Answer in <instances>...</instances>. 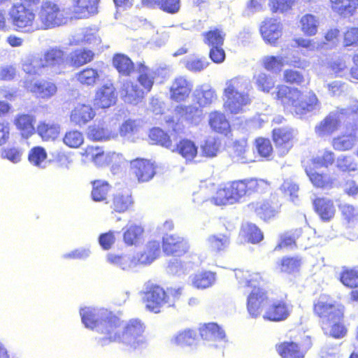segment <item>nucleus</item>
Returning <instances> with one entry per match:
<instances>
[{"label": "nucleus", "mask_w": 358, "mask_h": 358, "mask_svg": "<svg viewBox=\"0 0 358 358\" xmlns=\"http://www.w3.org/2000/svg\"><path fill=\"white\" fill-rule=\"evenodd\" d=\"M76 43H83L92 47L99 45L101 39L99 35L98 29L95 27H85L76 36Z\"/></svg>", "instance_id": "nucleus-42"}, {"label": "nucleus", "mask_w": 358, "mask_h": 358, "mask_svg": "<svg viewBox=\"0 0 358 358\" xmlns=\"http://www.w3.org/2000/svg\"><path fill=\"white\" fill-rule=\"evenodd\" d=\"M225 34L222 30L214 29L204 34V43L210 48L222 46Z\"/></svg>", "instance_id": "nucleus-57"}, {"label": "nucleus", "mask_w": 358, "mask_h": 358, "mask_svg": "<svg viewBox=\"0 0 358 358\" xmlns=\"http://www.w3.org/2000/svg\"><path fill=\"white\" fill-rule=\"evenodd\" d=\"M101 71L93 68H85L75 74V79L81 85L93 87L100 80Z\"/></svg>", "instance_id": "nucleus-34"}, {"label": "nucleus", "mask_w": 358, "mask_h": 358, "mask_svg": "<svg viewBox=\"0 0 358 358\" xmlns=\"http://www.w3.org/2000/svg\"><path fill=\"white\" fill-rule=\"evenodd\" d=\"M172 152L178 153L186 162L190 163L194 162L198 155V146L189 139H182L176 145H173Z\"/></svg>", "instance_id": "nucleus-24"}, {"label": "nucleus", "mask_w": 358, "mask_h": 358, "mask_svg": "<svg viewBox=\"0 0 358 358\" xmlns=\"http://www.w3.org/2000/svg\"><path fill=\"white\" fill-rule=\"evenodd\" d=\"M220 145L221 143L218 139L214 137L208 138L201 145L203 155L208 157H215L220 150Z\"/></svg>", "instance_id": "nucleus-61"}, {"label": "nucleus", "mask_w": 358, "mask_h": 358, "mask_svg": "<svg viewBox=\"0 0 358 358\" xmlns=\"http://www.w3.org/2000/svg\"><path fill=\"white\" fill-rule=\"evenodd\" d=\"M357 141V136L354 133L343 134L332 140V146L336 150L346 151L351 150Z\"/></svg>", "instance_id": "nucleus-46"}, {"label": "nucleus", "mask_w": 358, "mask_h": 358, "mask_svg": "<svg viewBox=\"0 0 358 358\" xmlns=\"http://www.w3.org/2000/svg\"><path fill=\"white\" fill-rule=\"evenodd\" d=\"M319 24L318 17L311 14L303 15L299 20L301 31L304 35L308 36L316 35Z\"/></svg>", "instance_id": "nucleus-44"}, {"label": "nucleus", "mask_w": 358, "mask_h": 358, "mask_svg": "<svg viewBox=\"0 0 358 358\" xmlns=\"http://www.w3.org/2000/svg\"><path fill=\"white\" fill-rule=\"evenodd\" d=\"M277 350L282 358H303L304 352L293 342H285L277 347Z\"/></svg>", "instance_id": "nucleus-45"}, {"label": "nucleus", "mask_w": 358, "mask_h": 358, "mask_svg": "<svg viewBox=\"0 0 358 358\" xmlns=\"http://www.w3.org/2000/svg\"><path fill=\"white\" fill-rule=\"evenodd\" d=\"M80 314L85 327L99 334L96 339L102 346L118 342L135 349L144 341V327L138 320L124 323L106 309L92 307L81 308Z\"/></svg>", "instance_id": "nucleus-1"}, {"label": "nucleus", "mask_w": 358, "mask_h": 358, "mask_svg": "<svg viewBox=\"0 0 358 358\" xmlns=\"http://www.w3.org/2000/svg\"><path fill=\"white\" fill-rule=\"evenodd\" d=\"M182 294V288H168L164 291L159 286H155L145 294L146 308L154 313H159L162 306H174Z\"/></svg>", "instance_id": "nucleus-6"}, {"label": "nucleus", "mask_w": 358, "mask_h": 358, "mask_svg": "<svg viewBox=\"0 0 358 358\" xmlns=\"http://www.w3.org/2000/svg\"><path fill=\"white\" fill-rule=\"evenodd\" d=\"M59 124L53 122H40L36 131L43 141H54L59 135Z\"/></svg>", "instance_id": "nucleus-41"}, {"label": "nucleus", "mask_w": 358, "mask_h": 358, "mask_svg": "<svg viewBox=\"0 0 358 358\" xmlns=\"http://www.w3.org/2000/svg\"><path fill=\"white\" fill-rule=\"evenodd\" d=\"M36 118L34 115L29 114H19L14 121L17 129L24 138H29L35 133L34 124Z\"/></svg>", "instance_id": "nucleus-33"}, {"label": "nucleus", "mask_w": 358, "mask_h": 358, "mask_svg": "<svg viewBox=\"0 0 358 358\" xmlns=\"http://www.w3.org/2000/svg\"><path fill=\"white\" fill-rule=\"evenodd\" d=\"M196 337L195 331L190 329H185L178 331L171 338V343L178 345H190Z\"/></svg>", "instance_id": "nucleus-50"}, {"label": "nucleus", "mask_w": 358, "mask_h": 358, "mask_svg": "<svg viewBox=\"0 0 358 358\" xmlns=\"http://www.w3.org/2000/svg\"><path fill=\"white\" fill-rule=\"evenodd\" d=\"M64 9L51 0L43 1L36 13V30H48L67 23Z\"/></svg>", "instance_id": "nucleus-5"}, {"label": "nucleus", "mask_w": 358, "mask_h": 358, "mask_svg": "<svg viewBox=\"0 0 358 358\" xmlns=\"http://www.w3.org/2000/svg\"><path fill=\"white\" fill-rule=\"evenodd\" d=\"M87 136L94 141H108L115 138L117 134L100 126H92L88 128Z\"/></svg>", "instance_id": "nucleus-51"}, {"label": "nucleus", "mask_w": 358, "mask_h": 358, "mask_svg": "<svg viewBox=\"0 0 358 358\" xmlns=\"http://www.w3.org/2000/svg\"><path fill=\"white\" fill-rule=\"evenodd\" d=\"M160 254V243L157 241L148 242L144 250L137 255L141 265H148L154 262Z\"/></svg>", "instance_id": "nucleus-38"}, {"label": "nucleus", "mask_w": 358, "mask_h": 358, "mask_svg": "<svg viewBox=\"0 0 358 358\" xmlns=\"http://www.w3.org/2000/svg\"><path fill=\"white\" fill-rule=\"evenodd\" d=\"M264 67L268 71L273 72H278L285 64L293 65L298 68H304L306 65L305 61L301 62L298 58L297 59H288L286 57L280 56H266L262 59Z\"/></svg>", "instance_id": "nucleus-18"}, {"label": "nucleus", "mask_w": 358, "mask_h": 358, "mask_svg": "<svg viewBox=\"0 0 358 358\" xmlns=\"http://www.w3.org/2000/svg\"><path fill=\"white\" fill-rule=\"evenodd\" d=\"M113 64L117 71L123 76H129L134 71V63L124 55H115L113 57Z\"/></svg>", "instance_id": "nucleus-49"}, {"label": "nucleus", "mask_w": 358, "mask_h": 358, "mask_svg": "<svg viewBox=\"0 0 358 358\" xmlns=\"http://www.w3.org/2000/svg\"><path fill=\"white\" fill-rule=\"evenodd\" d=\"M115 89L111 84L98 88L94 99V106L101 108H108L115 103Z\"/></svg>", "instance_id": "nucleus-21"}, {"label": "nucleus", "mask_w": 358, "mask_h": 358, "mask_svg": "<svg viewBox=\"0 0 358 358\" xmlns=\"http://www.w3.org/2000/svg\"><path fill=\"white\" fill-rule=\"evenodd\" d=\"M149 137L155 143L159 144L166 148L171 150L173 148V143L169 136L159 128L151 129Z\"/></svg>", "instance_id": "nucleus-59"}, {"label": "nucleus", "mask_w": 358, "mask_h": 358, "mask_svg": "<svg viewBox=\"0 0 358 358\" xmlns=\"http://www.w3.org/2000/svg\"><path fill=\"white\" fill-rule=\"evenodd\" d=\"M189 249L188 242L177 235H166L163 238V250L168 255H181Z\"/></svg>", "instance_id": "nucleus-17"}, {"label": "nucleus", "mask_w": 358, "mask_h": 358, "mask_svg": "<svg viewBox=\"0 0 358 358\" xmlns=\"http://www.w3.org/2000/svg\"><path fill=\"white\" fill-rule=\"evenodd\" d=\"M334 12L342 17L353 16L358 9V0H330Z\"/></svg>", "instance_id": "nucleus-26"}, {"label": "nucleus", "mask_w": 358, "mask_h": 358, "mask_svg": "<svg viewBox=\"0 0 358 358\" xmlns=\"http://www.w3.org/2000/svg\"><path fill=\"white\" fill-rule=\"evenodd\" d=\"M9 15L13 24L17 27L27 29V31L36 30V13L22 3L13 5L10 8Z\"/></svg>", "instance_id": "nucleus-9"}, {"label": "nucleus", "mask_w": 358, "mask_h": 358, "mask_svg": "<svg viewBox=\"0 0 358 358\" xmlns=\"http://www.w3.org/2000/svg\"><path fill=\"white\" fill-rule=\"evenodd\" d=\"M293 310V306L283 299L274 300L265 309L263 317L272 322H281L287 320Z\"/></svg>", "instance_id": "nucleus-10"}, {"label": "nucleus", "mask_w": 358, "mask_h": 358, "mask_svg": "<svg viewBox=\"0 0 358 358\" xmlns=\"http://www.w3.org/2000/svg\"><path fill=\"white\" fill-rule=\"evenodd\" d=\"M28 159L29 162L37 167L45 168L47 164V153L42 147H34L29 153Z\"/></svg>", "instance_id": "nucleus-54"}, {"label": "nucleus", "mask_w": 358, "mask_h": 358, "mask_svg": "<svg viewBox=\"0 0 358 358\" xmlns=\"http://www.w3.org/2000/svg\"><path fill=\"white\" fill-rule=\"evenodd\" d=\"M235 277L241 287H251L252 289L248 296L247 309L250 315L257 317L262 312V307L267 300L266 292L259 285L263 281L259 273L237 269Z\"/></svg>", "instance_id": "nucleus-4"}, {"label": "nucleus", "mask_w": 358, "mask_h": 358, "mask_svg": "<svg viewBox=\"0 0 358 358\" xmlns=\"http://www.w3.org/2000/svg\"><path fill=\"white\" fill-rule=\"evenodd\" d=\"M122 239L127 246H136L143 238L144 229L138 224H130L122 229Z\"/></svg>", "instance_id": "nucleus-32"}, {"label": "nucleus", "mask_w": 358, "mask_h": 358, "mask_svg": "<svg viewBox=\"0 0 358 358\" xmlns=\"http://www.w3.org/2000/svg\"><path fill=\"white\" fill-rule=\"evenodd\" d=\"M208 246L216 252L225 251L230 245V238L225 234L210 235L206 239Z\"/></svg>", "instance_id": "nucleus-47"}, {"label": "nucleus", "mask_w": 358, "mask_h": 358, "mask_svg": "<svg viewBox=\"0 0 358 358\" xmlns=\"http://www.w3.org/2000/svg\"><path fill=\"white\" fill-rule=\"evenodd\" d=\"M235 203H238L240 200L247 194H250L253 192H262L268 186V183L264 180L257 179H245L242 180H235L227 184Z\"/></svg>", "instance_id": "nucleus-8"}, {"label": "nucleus", "mask_w": 358, "mask_h": 358, "mask_svg": "<svg viewBox=\"0 0 358 358\" xmlns=\"http://www.w3.org/2000/svg\"><path fill=\"white\" fill-rule=\"evenodd\" d=\"M282 25L275 19L265 20L261 27L260 32L264 41L270 45H275L281 37Z\"/></svg>", "instance_id": "nucleus-15"}, {"label": "nucleus", "mask_w": 358, "mask_h": 358, "mask_svg": "<svg viewBox=\"0 0 358 358\" xmlns=\"http://www.w3.org/2000/svg\"><path fill=\"white\" fill-rule=\"evenodd\" d=\"M145 93L137 84L130 80L124 82L120 90L124 101L131 104H137L143 98Z\"/></svg>", "instance_id": "nucleus-25"}, {"label": "nucleus", "mask_w": 358, "mask_h": 358, "mask_svg": "<svg viewBox=\"0 0 358 358\" xmlns=\"http://www.w3.org/2000/svg\"><path fill=\"white\" fill-rule=\"evenodd\" d=\"M85 155L89 157L96 166H105L113 162L120 159V156L116 152H104L101 148L88 146L85 150Z\"/></svg>", "instance_id": "nucleus-16"}, {"label": "nucleus", "mask_w": 358, "mask_h": 358, "mask_svg": "<svg viewBox=\"0 0 358 358\" xmlns=\"http://www.w3.org/2000/svg\"><path fill=\"white\" fill-rule=\"evenodd\" d=\"M99 0H72L69 10L74 17L87 18L97 13Z\"/></svg>", "instance_id": "nucleus-14"}, {"label": "nucleus", "mask_w": 358, "mask_h": 358, "mask_svg": "<svg viewBox=\"0 0 358 358\" xmlns=\"http://www.w3.org/2000/svg\"><path fill=\"white\" fill-rule=\"evenodd\" d=\"M344 110L341 109L331 112L315 126V134L320 137H325L331 135L337 131L341 124V115H344Z\"/></svg>", "instance_id": "nucleus-11"}, {"label": "nucleus", "mask_w": 358, "mask_h": 358, "mask_svg": "<svg viewBox=\"0 0 358 358\" xmlns=\"http://www.w3.org/2000/svg\"><path fill=\"white\" fill-rule=\"evenodd\" d=\"M133 204L131 194L128 189L118 192L113 195L111 208L117 213H122L128 210Z\"/></svg>", "instance_id": "nucleus-36"}, {"label": "nucleus", "mask_w": 358, "mask_h": 358, "mask_svg": "<svg viewBox=\"0 0 358 358\" xmlns=\"http://www.w3.org/2000/svg\"><path fill=\"white\" fill-rule=\"evenodd\" d=\"M194 95L197 103L201 107L208 106L217 99L215 90L206 85L196 88Z\"/></svg>", "instance_id": "nucleus-43"}, {"label": "nucleus", "mask_w": 358, "mask_h": 358, "mask_svg": "<svg viewBox=\"0 0 358 358\" xmlns=\"http://www.w3.org/2000/svg\"><path fill=\"white\" fill-rule=\"evenodd\" d=\"M250 80L244 76H236L226 80L222 99L224 110L231 114H240L251 102Z\"/></svg>", "instance_id": "nucleus-2"}, {"label": "nucleus", "mask_w": 358, "mask_h": 358, "mask_svg": "<svg viewBox=\"0 0 358 358\" xmlns=\"http://www.w3.org/2000/svg\"><path fill=\"white\" fill-rule=\"evenodd\" d=\"M63 141L69 148H77L83 143L84 137L78 131H70L66 133Z\"/></svg>", "instance_id": "nucleus-64"}, {"label": "nucleus", "mask_w": 358, "mask_h": 358, "mask_svg": "<svg viewBox=\"0 0 358 358\" xmlns=\"http://www.w3.org/2000/svg\"><path fill=\"white\" fill-rule=\"evenodd\" d=\"M241 235L243 236L248 242L257 243L263 239V234L257 227L253 224L246 223L243 225Z\"/></svg>", "instance_id": "nucleus-53"}, {"label": "nucleus", "mask_w": 358, "mask_h": 358, "mask_svg": "<svg viewBox=\"0 0 358 358\" xmlns=\"http://www.w3.org/2000/svg\"><path fill=\"white\" fill-rule=\"evenodd\" d=\"M136 65L138 73L137 80L141 86V89H143L145 93H148L152 87L155 79L157 76V71L145 66L144 62H139Z\"/></svg>", "instance_id": "nucleus-27"}, {"label": "nucleus", "mask_w": 358, "mask_h": 358, "mask_svg": "<svg viewBox=\"0 0 358 358\" xmlns=\"http://www.w3.org/2000/svg\"><path fill=\"white\" fill-rule=\"evenodd\" d=\"M232 158L234 162L241 164L255 161L254 152L249 148L245 141L235 143L233 148Z\"/></svg>", "instance_id": "nucleus-35"}, {"label": "nucleus", "mask_w": 358, "mask_h": 358, "mask_svg": "<svg viewBox=\"0 0 358 358\" xmlns=\"http://www.w3.org/2000/svg\"><path fill=\"white\" fill-rule=\"evenodd\" d=\"M296 135L294 129L290 128H278L273 130V138L280 156L288 153L292 147V139Z\"/></svg>", "instance_id": "nucleus-13"}, {"label": "nucleus", "mask_w": 358, "mask_h": 358, "mask_svg": "<svg viewBox=\"0 0 358 358\" xmlns=\"http://www.w3.org/2000/svg\"><path fill=\"white\" fill-rule=\"evenodd\" d=\"M95 111L90 105L78 104L71 113V121L77 125H83L92 120Z\"/></svg>", "instance_id": "nucleus-29"}, {"label": "nucleus", "mask_w": 358, "mask_h": 358, "mask_svg": "<svg viewBox=\"0 0 358 358\" xmlns=\"http://www.w3.org/2000/svg\"><path fill=\"white\" fill-rule=\"evenodd\" d=\"M106 260L109 264L124 271H129L141 265L138 256L130 254L108 253L106 255Z\"/></svg>", "instance_id": "nucleus-20"}, {"label": "nucleus", "mask_w": 358, "mask_h": 358, "mask_svg": "<svg viewBox=\"0 0 358 358\" xmlns=\"http://www.w3.org/2000/svg\"><path fill=\"white\" fill-rule=\"evenodd\" d=\"M185 68L192 72H200L206 69L209 62L204 57L189 56L184 61Z\"/></svg>", "instance_id": "nucleus-56"}, {"label": "nucleus", "mask_w": 358, "mask_h": 358, "mask_svg": "<svg viewBox=\"0 0 358 358\" xmlns=\"http://www.w3.org/2000/svg\"><path fill=\"white\" fill-rule=\"evenodd\" d=\"M340 321L341 320L322 324V329L324 334L335 338H343L347 334V329Z\"/></svg>", "instance_id": "nucleus-52"}, {"label": "nucleus", "mask_w": 358, "mask_h": 358, "mask_svg": "<svg viewBox=\"0 0 358 358\" xmlns=\"http://www.w3.org/2000/svg\"><path fill=\"white\" fill-rule=\"evenodd\" d=\"M22 69L30 75L41 76L46 73L43 57L36 55H29L22 59Z\"/></svg>", "instance_id": "nucleus-28"}, {"label": "nucleus", "mask_w": 358, "mask_h": 358, "mask_svg": "<svg viewBox=\"0 0 358 358\" xmlns=\"http://www.w3.org/2000/svg\"><path fill=\"white\" fill-rule=\"evenodd\" d=\"M210 201L211 203L217 206L233 205L236 203L227 185L223 187L219 188L215 194L210 197Z\"/></svg>", "instance_id": "nucleus-48"}, {"label": "nucleus", "mask_w": 358, "mask_h": 358, "mask_svg": "<svg viewBox=\"0 0 358 358\" xmlns=\"http://www.w3.org/2000/svg\"><path fill=\"white\" fill-rule=\"evenodd\" d=\"M192 90V84L185 77L179 76L173 81L171 86V99L177 102L183 101L188 98Z\"/></svg>", "instance_id": "nucleus-19"}, {"label": "nucleus", "mask_w": 358, "mask_h": 358, "mask_svg": "<svg viewBox=\"0 0 358 358\" xmlns=\"http://www.w3.org/2000/svg\"><path fill=\"white\" fill-rule=\"evenodd\" d=\"M199 334L203 340L208 341H221L225 337L224 331L215 323L201 324Z\"/></svg>", "instance_id": "nucleus-37"}, {"label": "nucleus", "mask_w": 358, "mask_h": 358, "mask_svg": "<svg viewBox=\"0 0 358 358\" xmlns=\"http://www.w3.org/2000/svg\"><path fill=\"white\" fill-rule=\"evenodd\" d=\"M26 89L35 94L41 99H49L54 96L57 90V86L51 82L42 80L32 82H25Z\"/></svg>", "instance_id": "nucleus-23"}, {"label": "nucleus", "mask_w": 358, "mask_h": 358, "mask_svg": "<svg viewBox=\"0 0 358 358\" xmlns=\"http://www.w3.org/2000/svg\"><path fill=\"white\" fill-rule=\"evenodd\" d=\"M255 84L262 92L268 93L275 85V81L271 76L265 73H259L254 77Z\"/></svg>", "instance_id": "nucleus-60"}, {"label": "nucleus", "mask_w": 358, "mask_h": 358, "mask_svg": "<svg viewBox=\"0 0 358 358\" xmlns=\"http://www.w3.org/2000/svg\"><path fill=\"white\" fill-rule=\"evenodd\" d=\"M314 312L322 319V324L341 320L343 315L342 307L336 305L329 296L324 294L320 295L315 303Z\"/></svg>", "instance_id": "nucleus-7"}, {"label": "nucleus", "mask_w": 358, "mask_h": 358, "mask_svg": "<svg viewBox=\"0 0 358 358\" xmlns=\"http://www.w3.org/2000/svg\"><path fill=\"white\" fill-rule=\"evenodd\" d=\"M94 55V52L90 50H76L71 54V62L73 66H80L90 62Z\"/></svg>", "instance_id": "nucleus-55"}, {"label": "nucleus", "mask_w": 358, "mask_h": 358, "mask_svg": "<svg viewBox=\"0 0 358 358\" xmlns=\"http://www.w3.org/2000/svg\"><path fill=\"white\" fill-rule=\"evenodd\" d=\"M341 282L348 287H358V272L355 269H344L341 275Z\"/></svg>", "instance_id": "nucleus-63"}, {"label": "nucleus", "mask_w": 358, "mask_h": 358, "mask_svg": "<svg viewBox=\"0 0 358 358\" xmlns=\"http://www.w3.org/2000/svg\"><path fill=\"white\" fill-rule=\"evenodd\" d=\"M249 208L254 210L261 219L265 221L274 217L278 214L279 210L278 203H271L269 201L252 203L249 205Z\"/></svg>", "instance_id": "nucleus-31"}, {"label": "nucleus", "mask_w": 358, "mask_h": 358, "mask_svg": "<svg viewBox=\"0 0 358 358\" xmlns=\"http://www.w3.org/2000/svg\"><path fill=\"white\" fill-rule=\"evenodd\" d=\"M131 169L141 182L150 180L155 173L153 164L146 159H136L131 161Z\"/></svg>", "instance_id": "nucleus-22"}, {"label": "nucleus", "mask_w": 358, "mask_h": 358, "mask_svg": "<svg viewBox=\"0 0 358 358\" xmlns=\"http://www.w3.org/2000/svg\"><path fill=\"white\" fill-rule=\"evenodd\" d=\"M216 281V273L210 271H203L189 276L190 285L198 289H205L212 287Z\"/></svg>", "instance_id": "nucleus-30"}, {"label": "nucleus", "mask_w": 358, "mask_h": 358, "mask_svg": "<svg viewBox=\"0 0 358 358\" xmlns=\"http://www.w3.org/2000/svg\"><path fill=\"white\" fill-rule=\"evenodd\" d=\"M139 122L136 120H128L125 121L120 128V134L122 136L128 139H132L134 135L139 131Z\"/></svg>", "instance_id": "nucleus-62"}, {"label": "nucleus", "mask_w": 358, "mask_h": 358, "mask_svg": "<svg viewBox=\"0 0 358 358\" xmlns=\"http://www.w3.org/2000/svg\"><path fill=\"white\" fill-rule=\"evenodd\" d=\"M209 124L213 130L227 136L230 131V124L224 114L214 111L209 114Z\"/></svg>", "instance_id": "nucleus-39"}, {"label": "nucleus", "mask_w": 358, "mask_h": 358, "mask_svg": "<svg viewBox=\"0 0 358 358\" xmlns=\"http://www.w3.org/2000/svg\"><path fill=\"white\" fill-rule=\"evenodd\" d=\"M42 57L46 73H59L64 67V52L58 48L47 50Z\"/></svg>", "instance_id": "nucleus-12"}, {"label": "nucleus", "mask_w": 358, "mask_h": 358, "mask_svg": "<svg viewBox=\"0 0 358 358\" xmlns=\"http://www.w3.org/2000/svg\"><path fill=\"white\" fill-rule=\"evenodd\" d=\"M110 190V185L107 182L96 180L93 182L92 197L94 201H101L106 199Z\"/></svg>", "instance_id": "nucleus-58"}, {"label": "nucleus", "mask_w": 358, "mask_h": 358, "mask_svg": "<svg viewBox=\"0 0 358 358\" xmlns=\"http://www.w3.org/2000/svg\"><path fill=\"white\" fill-rule=\"evenodd\" d=\"M276 90L272 93L274 99L278 100L285 109L296 115H303L319 108L318 99L312 92L303 94L297 89L285 85H278Z\"/></svg>", "instance_id": "nucleus-3"}, {"label": "nucleus", "mask_w": 358, "mask_h": 358, "mask_svg": "<svg viewBox=\"0 0 358 358\" xmlns=\"http://www.w3.org/2000/svg\"><path fill=\"white\" fill-rule=\"evenodd\" d=\"M315 211L324 221L330 220L335 215L336 208L331 200L327 198H318L314 201Z\"/></svg>", "instance_id": "nucleus-40"}]
</instances>
